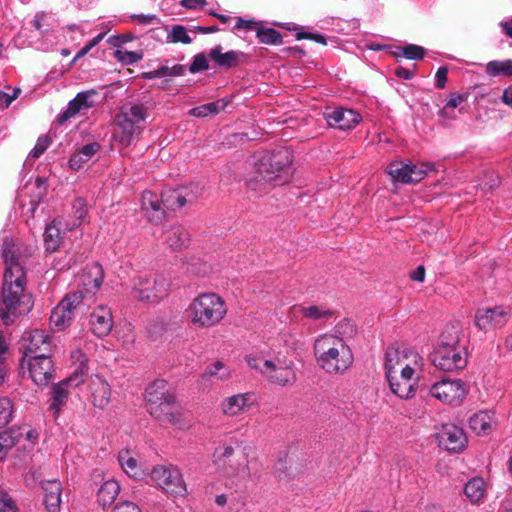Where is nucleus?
Segmentation results:
<instances>
[{"mask_svg": "<svg viewBox=\"0 0 512 512\" xmlns=\"http://www.w3.org/2000/svg\"><path fill=\"white\" fill-rule=\"evenodd\" d=\"M1 251L5 272L0 297V316L5 324H10L15 317L31 309L32 297L25 292L26 276L20 243L5 236Z\"/></svg>", "mask_w": 512, "mask_h": 512, "instance_id": "1", "label": "nucleus"}, {"mask_svg": "<svg viewBox=\"0 0 512 512\" xmlns=\"http://www.w3.org/2000/svg\"><path fill=\"white\" fill-rule=\"evenodd\" d=\"M293 155L287 148L267 152L255 164L254 177L249 180L251 189L262 192L266 185H283L292 177Z\"/></svg>", "mask_w": 512, "mask_h": 512, "instance_id": "2", "label": "nucleus"}, {"mask_svg": "<svg viewBox=\"0 0 512 512\" xmlns=\"http://www.w3.org/2000/svg\"><path fill=\"white\" fill-rule=\"evenodd\" d=\"M228 314L225 299L212 291L195 296L185 309L188 322L197 329H211L220 325Z\"/></svg>", "mask_w": 512, "mask_h": 512, "instance_id": "3", "label": "nucleus"}, {"mask_svg": "<svg viewBox=\"0 0 512 512\" xmlns=\"http://www.w3.org/2000/svg\"><path fill=\"white\" fill-rule=\"evenodd\" d=\"M314 355L317 365L331 375L343 374L354 360L350 346L330 334H322L316 338Z\"/></svg>", "mask_w": 512, "mask_h": 512, "instance_id": "4", "label": "nucleus"}, {"mask_svg": "<svg viewBox=\"0 0 512 512\" xmlns=\"http://www.w3.org/2000/svg\"><path fill=\"white\" fill-rule=\"evenodd\" d=\"M145 400L150 415L159 421L181 425L183 411L174 392L165 380H155L145 390Z\"/></svg>", "mask_w": 512, "mask_h": 512, "instance_id": "5", "label": "nucleus"}, {"mask_svg": "<svg viewBox=\"0 0 512 512\" xmlns=\"http://www.w3.org/2000/svg\"><path fill=\"white\" fill-rule=\"evenodd\" d=\"M434 366L443 371H457L467 365V351L460 344V329L448 325L440 335L439 342L432 354Z\"/></svg>", "mask_w": 512, "mask_h": 512, "instance_id": "6", "label": "nucleus"}, {"mask_svg": "<svg viewBox=\"0 0 512 512\" xmlns=\"http://www.w3.org/2000/svg\"><path fill=\"white\" fill-rule=\"evenodd\" d=\"M250 368L260 372L270 383L285 387L292 386L297 380L294 363L286 359H264L261 356L249 355L246 358Z\"/></svg>", "mask_w": 512, "mask_h": 512, "instance_id": "7", "label": "nucleus"}, {"mask_svg": "<svg viewBox=\"0 0 512 512\" xmlns=\"http://www.w3.org/2000/svg\"><path fill=\"white\" fill-rule=\"evenodd\" d=\"M147 111L144 105L135 104L122 109L115 117L116 130L114 139L123 148L130 146L141 133V124L146 120Z\"/></svg>", "mask_w": 512, "mask_h": 512, "instance_id": "8", "label": "nucleus"}, {"mask_svg": "<svg viewBox=\"0 0 512 512\" xmlns=\"http://www.w3.org/2000/svg\"><path fill=\"white\" fill-rule=\"evenodd\" d=\"M72 358L79 361L78 367L71 376L53 385L51 388L49 411L53 413L54 417H58L61 408L66 404L71 388L83 383L84 375L88 371L87 359L80 350L73 352Z\"/></svg>", "mask_w": 512, "mask_h": 512, "instance_id": "9", "label": "nucleus"}, {"mask_svg": "<svg viewBox=\"0 0 512 512\" xmlns=\"http://www.w3.org/2000/svg\"><path fill=\"white\" fill-rule=\"evenodd\" d=\"M170 284L162 275L139 276L134 280L131 295L143 303H158L169 295Z\"/></svg>", "mask_w": 512, "mask_h": 512, "instance_id": "10", "label": "nucleus"}, {"mask_svg": "<svg viewBox=\"0 0 512 512\" xmlns=\"http://www.w3.org/2000/svg\"><path fill=\"white\" fill-rule=\"evenodd\" d=\"M429 394L443 404L458 406L466 398L467 389L461 380L444 378L430 387Z\"/></svg>", "mask_w": 512, "mask_h": 512, "instance_id": "11", "label": "nucleus"}, {"mask_svg": "<svg viewBox=\"0 0 512 512\" xmlns=\"http://www.w3.org/2000/svg\"><path fill=\"white\" fill-rule=\"evenodd\" d=\"M151 479L166 493L183 496L186 485L180 470L173 466H156L152 469Z\"/></svg>", "mask_w": 512, "mask_h": 512, "instance_id": "12", "label": "nucleus"}, {"mask_svg": "<svg viewBox=\"0 0 512 512\" xmlns=\"http://www.w3.org/2000/svg\"><path fill=\"white\" fill-rule=\"evenodd\" d=\"M82 302V292H73L65 296V298L53 309L51 313V326L58 331H62L67 328L73 321L75 312Z\"/></svg>", "mask_w": 512, "mask_h": 512, "instance_id": "13", "label": "nucleus"}, {"mask_svg": "<svg viewBox=\"0 0 512 512\" xmlns=\"http://www.w3.org/2000/svg\"><path fill=\"white\" fill-rule=\"evenodd\" d=\"M421 357L418 353L410 349H399L396 347H388L385 352V374L386 376L402 373L405 367L416 368L420 364Z\"/></svg>", "mask_w": 512, "mask_h": 512, "instance_id": "14", "label": "nucleus"}, {"mask_svg": "<svg viewBox=\"0 0 512 512\" xmlns=\"http://www.w3.org/2000/svg\"><path fill=\"white\" fill-rule=\"evenodd\" d=\"M433 169L434 164L432 163L415 165L412 163L392 162L388 166L387 172L395 181L410 184L421 181Z\"/></svg>", "mask_w": 512, "mask_h": 512, "instance_id": "15", "label": "nucleus"}, {"mask_svg": "<svg viewBox=\"0 0 512 512\" xmlns=\"http://www.w3.org/2000/svg\"><path fill=\"white\" fill-rule=\"evenodd\" d=\"M511 317V309L504 306H495L478 310L474 317L476 327L484 332L501 329Z\"/></svg>", "mask_w": 512, "mask_h": 512, "instance_id": "16", "label": "nucleus"}, {"mask_svg": "<svg viewBox=\"0 0 512 512\" xmlns=\"http://www.w3.org/2000/svg\"><path fill=\"white\" fill-rule=\"evenodd\" d=\"M23 340L27 343L24 345L22 366L25 364L26 359L30 357L50 355L52 350L51 339L45 331L36 329L28 332Z\"/></svg>", "mask_w": 512, "mask_h": 512, "instance_id": "17", "label": "nucleus"}, {"mask_svg": "<svg viewBox=\"0 0 512 512\" xmlns=\"http://www.w3.org/2000/svg\"><path fill=\"white\" fill-rule=\"evenodd\" d=\"M402 373L386 376L391 391L402 399L412 398L416 393L415 368L404 367Z\"/></svg>", "mask_w": 512, "mask_h": 512, "instance_id": "18", "label": "nucleus"}, {"mask_svg": "<svg viewBox=\"0 0 512 512\" xmlns=\"http://www.w3.org/2000/svg\"><path fill=\"white\" fill-rule=\"evenodd\" d=\"M104 271L100 264L92 263L87 265L77 277L79 290L83 293V299L86 295H93L102 285Z\"/></svg>", "mask_w": 512, "mask_h": 512, "instance_id": "19", "label": "nucleus"}, {"mask_svg": "<svg viewBox=\"0 0 512 512\" xmlns=\"http://www.w3.org/2000/svg\"><path fill=\"white\" fill-rule=\"evenodd\" d=\"M29 375L36 385L45 386L53 380L54 365L50 355L30 357L25 362Z\"/></svg>", "mask_w": 512, "mask_h": 512, "instance_id": "20", "label": "nucleus"}, {"mask_svg": "<svg viewBox=\"0 0 512 512\" xmlns=\"http://www.w3.org/2000/svg\"><path fill=\"white\" fill-rule=\"evenodd\" d=\"M439 445L448 451L459 452L464 449L467 439L462 428L453 424L442 425L438 432Z\"/></svg>", "mask_w": 512, "mask_h": 512, "instance_id": "21", "label": "nucleus"}, {"mask_svg": "<svg viewBox=\"0 0 512 512\" xmlns=\"http://www.w3.org/2000/svg\"><path fill=\"white\" fill-rule=\"evenodd\" d=\"M328 125L340 130L353 129L361 120L360 114L352 109L336 108L324 114Z\"/></svg>", "mask_w": 512, "mask_h": 512, "instance_id": "22", "label": "nucleus"}, {"mask_svg": "<svg viewBox=\"0 0 512 512\" xmlns=\"http://www.w3.org/2000/svg\"><path fill=\"white\" fill-rule=\"evenodd\" d=\"M253 401L251 393L235 394L225 398L220 404V409L224 415L234 417L249 411Z\"/></svg>", "mask_w": 512, "mask_h": 512, "instance_id": "23", "label": "nucleus"}, {"mask_svg": "<svg viewBox=\"0 0 512 512\" xmlns=\"http://www.w3.org/2000/svg\"><path fill=\"white\" fill-rule=\"evenodd\" d=\"M91 331L97 337L107 336L113 327V317L110 308L105 305L96 307L90 315Z\"/></svg>", "mask_w": 512, "mask_h": 512, "instance_id": "24", "label": "nucleus"}, {"mask_svg": "<svg viewBox=\"0 0 512 512\" xmlns=\"http://www.w3.org/2000/svg\"><path fill=\"white\" fill-rule=\"evenodd\" d=\"M92 404L100 409L106 408L111 402V387L109 383L99 376L93 375L89 379Z\"/></svg>", "mask_w": 512, "mask_h": 512, "instance_id": "25", "label": "nucleus"}, {"mask_svg": "<svg viewBox=\"0 0 512 512\" xmlns=\"http://www.w3.org/2000/svg\"><path fill=\"white\" fill-rule=\"evenodd\" d=\"M162 198L152 192L145 191L141 197V209L150 222L160 223L165 218V211L163 209Z\"/></svg>", "mask_w": 512, "mask_h": 512, "instance_id": "26", "label": "nucleus"}, {"mask_svg": "<svg viewBox=\"0 0 512 512\" xmlns=\"http://www.w3.org/2000/svg\"><path fill=\"white\" fill-rule=\"evenodd\" d=\"M210 59L223 68H233L246 61V55L242 51L230 50L223 52L221 45H217L209 51Z\"/></svg>", "mask_w": 512, "mask_h": 512, "instance_id": "27", "label": "nucleus"}, {"mask_svg": "<svg viewBox=\"0 0 512 512\" xmlns=\"http://www.w3.org/2000/svg\"><path fill=\"white\" fill-rule=\"evenodd\" d=\"M44 505L48 512H59L61 507L62 484L59 480H47L42 482Z\"/></svg>", "mask_w": 512, "mask_h": 512, "instance_id": "28", "label": "nucleus"}, {"mask_svg": "<svg viewBox=\"0 0 512 512\" xmlns=\"http://www.w3.org/2000/svg\"><path fill=\"white\" fill-rule=\"evenodd\" d=\"M494 425L493 413L488 411H479L473 414L469 419V427L476 435L489 434Z\"/></svg>", "mask_w": 512, "mask_h": 512, "instance_id": "29", "label": "nucleus"}, {"mask_svg": "<svg viewBox=\"0 0 512 512\" xmlns=\"http://www.w3.org/2000/svg\"><path fill=\"white\" fill-rule=\"evenodd\" d=\"M164 238L170 248L181 250L186 248L190 241L189 233L181 225H175L164 232Z\"/></svg>", "mask_w": 512, "mask_h": 512, "instance_id": "30", "label": "nucleus"}, {"mask_svg": "<svg viewBox=\"0 0 512 512\" xmlns=\"http://www.w3.org/2000/svg\"><path fill=\"white\" fill-rule=\"evenodd\" d=\"M464 493L471 503L478 504L482 502L487 493V484L481 477L470 479L465 487Z\"/></svg>", "mask_w": 512, "mask_h": 512, "instance_id": "31", "label": "nucleus"}, {"mask_svg": "<svg viewBox=\"0 0 512 512\" xmlns=\"http://www.w3.org/2000/svg\"><path fill=\"white\" fill-rule=\"evenodd\" d=\"M100 150L98 143H89L84 145L81 149L75 151L70 159L69 165L72 169H80L86 162L92 159V157Z\"/></svg>", "mask_w": 512, "mask_h": 512, "instance_id": "32", "label": "nucleus"}, {"mask_svg": "<svg viewBox=\"0 0 512 512\" xmlns=\"http://www.w3.org/2000/svg\"><path fill=\"white\" fill-rule=\"evenodd\" d=\"M120 492V485L116 480L105 481L98 489L97 500L103 507L111 505Z\"/></svg>", "mask_w": 512, "mask_h": 512, "instance_id": "33", "label": "nucleus"}, {"mask_svg": "<svg viewBox=\"0 0 512 512\" xmlns=\"http://www.w3.org/2000/svg\"><path fill=\"white\" fill-rule=\"evenodd\" d=\"M187 201L186 193L182 189H167L162 193V204L169 210L180 209Z\"/></svg>", "mask_w": 512, "mask_h": 512, "instance_id": "34", "label": "nucleus"}, {"mask_svg": "<svg viewBox=\"0 0 512 512\" xmlns=\"http://www.w3.org/2000/svg\"><path fill=\"white\" fill-rule=\"evenodd\" d=\"M60 223L61 221L54 220L46 226L43 237L47 251L53 252L60 246L62 239L59 228Z\"/></svg>", "mask_w": 512, "mask_h": 512, "instance_id": "35", "label": "nucleus"}, {"mask_svg": "<svg viewBox=\"0 0 512 512\" xmlns=\"http://www.w3.org/2000/svg\"><path fill=\"white\" fill-rule=\"evenodd\" d=\"M118 461L128 476L136 478L140 474L137 460L129 449H122L119 452Z\"/></svg>", "mask_w": 512, "mask_h": 512, "instance_id": "36", "label": "nucleus"}, {"mask_svg": "<svg viewBox=\"0 0 512 512\" xmlns=\"http://www.w3.org/2000/svg\"><path fill=\"white\" fill-rule=\"evenodd\" d=\"M300 312L305 318L313 321H327L334 315L332 310L321 305L301 306Z\"/></svg>", "mask_w": 512, "mask_h": 512, "instance_id": "37", "label": "nucleus"}, {"mask_svg": "<svg viewBox=\"0 0 512 512\" xmlns=\"http://www.w3.org/2000/svg\"><path fill=\"white\" fill-rule=\"evenodd\" d=\"M329 334L347 343L349 339H352L357 334V327L352 320L343 319L336 324L333 333Z\"/></svg>", "mask_w": 512, "mask_h": 512, "instance_id": "38", "label": "nucleus"}, {"mask_svg": "<svg viewBox=\"0 0 512 512\" xmlns=\"http://www.w3.org/2000/svg\"><path fill=\"white\" fill-rule=\"evenodd\" d=\"M225 106L226 103L223 100H217L215 102L194 107L188 111V114L193 117H206L218 114Z\"/></svg>", "mask_w": 512, "mask_h": 512, "instance_id": "39", "label": "nucleus"}, {"mask_svg": "<svg viewBox=\"0 0 512 512\" xmlns=\"http://www.w3.org/2000/svg\"><path fill=\"white\" fill-rule=\"evenodd\" d=\"M485 71L488 75L496 76H511L512 75V60L507 59L503 61L493 60L486 64Z\"/></svg>", "mask_w": 512, "mask_h": 512, "instance_id": "40", "label": "nucleus"}, {"mask_svg": "<svg viewBox=\"0 0 512 512\" xmlns=\"http://www.w3.org/2000/svg\"><path fill=\"white\" fill-rule=\"evenodd\" d=\"M256 36L263 44L278 45L282 43V35L273 28H264L262 25L257 29Z\"/></svg>", "mask_w": 512, "mask_h": 512, "instance_id": "41", "label": "nucleus"}, {"mask_svg": "<svg viewBox=\"0 0 512 512\" xmlns=\"http://www.w3.org/2000/svg\"><path fill=\"white\" fill-rule=\"evenodd\" d=\"M167 42L170 43H183L190 44L192 42V38L188 35L187 30L182 25H175L169 31L167 35Z\"/></svg>", "mask_w": 512, "mask_h": 512, "instance_id": "42", "label": "nucleus"}, {"mask_svg": "<svg viewBox=\"0 0 512 512\" xmlns=\"http://www.w3.org/2000/svg\"><path fill=\"white\" fill-rule=\"evenodd\" d=\"M74 220L71 226H67V229L71 230L79 226L87 215L86 202L82 198H78L72 205Z\"/></svg>", "mask_w": 512, "mask_h": 512, "instance_id": "43", "label": "nucleus"}, {"mask_svg": "<svg viewBox=\"0 0 512 512\" xmlns=\"http://www.w3.org/2000/svg\"><path fill=\"white\" fill-rule=\"evenodd\" d=\"M205 374L219 380H226L231 375L229 368L221 361H216L207 366Z\"/></svg>", "mask_w": 512, "mask_h": 512, "instance_id": "44", "label": "nucleus"}, {"mask_svg": "<svg viewBox=\"0 0 512 512\" xmlns=\"http://www.w3.org/2000/svg\"><path fill=\"white\" fill-rule=\"evenodd\" d=\"M80 99L81 97H75L68 103L66 110L58 116L59 123H64L68 119L76 116L79 112H81L84 109L80 103Z\"/></svg>", "mask_w": 512, "mask_h": 512, "instance_id": "45", "label": "nucleus"}, {"mask_svg": "<svg viewBox=\"0 0 512 512\" xmlns=\"http://www.w3.org/2000/svg\"><path fill=\"white\" fill-rule=\"evenodd\" d=\"M13 405L10 399L0 398V429L8 425L12 419Z\"/></svg>", "mask_w": 512, "mask_h": 512, "instance_id": "46", "label": "nucleus"}, {"mask_svg": "<svg viewBox=\"0 0 512 512\" xmlns=\"http://www.w3.org/2000/svg\"><path fill=\"white\" fill-rule=\"evenodd\" d=\"M114 57L125 65H130L138 62L142 59L143 54L141 52L127 51L118 49L114 52Z\"/></svg>", "mask_w": 512, "mask_h": 512, "instance_id": "47", "label": "nucleus"}, {"mask_svg": "<svg viewBox=\"0 0 512 512\" xmlns=\"http://www.w3.org/2000/svg\"><path fill=\"white\" fill-rule=\"evenodd\" d=\"M51 138L48 135H41L28 155V158L37 159L39 158L50 146Z\"/></svg>", "mask_w": 512, "mask_h": 512, "instance_id": "48", "label": "nucleus"}, {"mask_svg": "<svg viewBox=\"0 0 512 512\" xmlns=\"http://www.w3.org/2000/svg\"><path fill=\"white\" fill-rule=\"evenodd\" d=\"M240 441L237 438H231L229 443H224L215 450V454L220 458H230L235 451V447H238Z\"/></svg>", "mask_w": 512, "mask_h": 512, "instance_id": "49", "label": "nucleus"}, {"mask_svg": "<svg viewBox=\"0 0 512 512\" xmlns=\"http://www.w3.org/2000/svg\"><path fill=\"white\" fill-rule=\"evenodd\" d=\"M15 445L14 437L8 432L0 433V461L5 459L8 451Z\"/></svg>", "mask_w": 512, "mask_h": 512, "instance_id": "50", "label": "nucleus"}, {"mask_svg": "<svg viewBox=\"0 0 512 512\" xmlns=\"http://www.w3.org/2000/svg\"><path fill=\"white\" fill-rule=\"evenodd\" d=\"M402 55L411 60H420L424 57V48L415 44H409L402 48Z\"/></svg>", "mask_w": 512, "mask_h": 512, "instance_id": "51", "label": "nucleus"}, {"mask_svg": "<svg viewBox=\"0 0 512 512\" xmlns=\"http://www.w3.org/2000/svg\"><path fill=\"white\" fill-rule=\"evenodd\" d=\"M0 512H18L16 502L4 490H0Z\"/></svg>", "mask_w": 512, "mask_h": 512, "instance_id": "52", "label": "nucleus"}, {"mask_svg": "<svg viewBox=\"0 0 512 512\" xmlns=\"http://www.w3.org/2000/svg\"><path fill=\"white\" fill-rule=\"evenodd\" d=\"M160 78H172L176 76H180L184 73L185 68L180 64H176L172 67L169 66H161L157 68Z\"/></svg>", "mask_w": 512, "mask_h": 512, "instance_id": "53", "label": "nucleus"}, {"mask_svg": "<svg viewBox=\"0 0 512 512\" xmlns=\"http://www.w3.org/2000/svg\"><path fill=\"white\" fill-rule=\"evenodd\" d=\"M260 25L261 22H258L254 19H243L241 17H237L234 29L257 32V29L260 27Z\"/></svg>", "mask_w": 512, "mask_h": 512, "instance_id": "54", "label": "nucleus"}, {"mask_svg": "<svg viewBox=\"0 0 512 512\" xmlns=\"http://www.w3.org/2000/svg\"><path fill=\"white\" fill-rule=\"evenodd\" d=\"M209 67L208 60L204 54H198L194 57V60L190 66L192 73L207 70Z\"/></svg>", "mask_w": 512, "mask_h": 512, "instance_id": "55", "label": "nucleus"}, {"mask_svg": "<svg viewBox=\"0 0 512 512\" xmlns=\"http://www.w3.org/2000/svg\"><path fill=\"white\" fill-rule=\"evenodd\" d=\"M131 18L133 21L141 25H149L153 22H159V19L154 14H134Z\"/></svg>", "mask_w": 512, "mask_h": 512, "instance_id": "56", "label": "nucleus"}, {"mask_svg": "<svg viewBox=\"0 0 512 512\" xmlns=\"http://www.w3.org/2000/svg\"><path fill=\"white\" fill-rule=\"evenodd\" d=\"M112 512H141L140 508L133 502L123 501L118 503Z\"/></svg>", "mask_w": 512, "mask_h": 512, "instance_id": "57", "label": "nucleus"}, {"mask_svg": "<svg viewBox=\"0 0 512 512\" xmlns=\"http://www.w3.org/2000/svg\"><path fill=\"white\" fill-rule=\"evenodd\" d=\"M467 96L459 93H452L447 100L446 104L447 109H453L457 108L461 103H463L466 100Z\"/></svg>", "mask_w": 512, "mask_h": 512, "instance_id": "58", "label": "nucleus"}, {"mask_svg": "<svg viewBox=\"0 0 512 512\" xmlns=\"http://www.w3.org/2000/svg\"><path fill=\"white\" fill-rule=\"evenodd\" d=\"M447 74H448V69L445 66H441L438 68V70L435 74L437 88H439V89L445 88L446 82H447Z\"/></svg>", "mask_w": 512, "mask_h": 512, "instance_id": "59", "label": "nucleus"}, {"mask_svg": "<svg viewBox=\"0 0 512 512\" xmlns=\"http://www.w3.org/2000/svg\"><path fill=\"white\" fill-rule=\"evenodd\" d=\"M95 90H89L85 92H80L76 95V97H81L80 103L83 106L84 109H89L93 106V102L90 101V98L94 95H96Z\"/></svg>", "mask_w": 512, "mask_h": 512, "instance_id": "60", "label": "nucleus"}, {"mask_svg": "<svg viewBox=\"0 0 512 512\" xmlns=\"http://www.w3.org/2000/svg\"><path fill=\"white\" fill-rule=\"evenodd\" d=\"M297 39H310L317 43L326 44V38L321 34L307 33V32H299L296 35Z\"/></svg>", "mask_w": 512, "mask_h": 512, "instance_id": "61", "label": "nucleus"}, {"mask_svg": "<svg viewBox=\"0 0 512 512\" xmlns=\"http://www.w3.org/2000/svg\"><path fill=\"white\" fill-rule=\"evenodd\" d=\"M489 180L481 183L483 189L491 190L500 184V177L495 172H490L488 174Z\"/></svg>", "mask_w": 512, "mask_h": 512, "instance_id": "62", "label": "nucleus"}, {"mask_svg": "<svg viewBox=\"0 0 512 512\" xmlns=\"http://www.w3.org/2000/svg\"><path fill=\"white\" fill-rule=\"evenodd\" d=\"M46 18H47L46 13H44V12H37V13L35 14V16H34L33 20H32V25H33V27H34L37 31H39V32L43 33V30H42V28H43V22L46 20Z\"/></svg>", "mask_w": 512, "mask_h": 512, "instance_id": "63", "label": "nucleus"}, {"mask_svg": "<svg viewBox=\"0 0 512 512\" xmlns=\"http://www.w3.org/2000/svg\"><path fill=\"white\" fill-rule=\"evenodd\" d=\"M414 74H415L414 70L404 68V67H398L395 70V75L398 76L399 78H402L405 80L412 79L414 77Z\"/></svg>", "mask_w": 512, "mask_h": 512, "instance_id": "64", "label": "nucleus"}]
</instances>
